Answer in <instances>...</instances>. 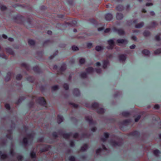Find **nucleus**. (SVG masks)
I'll return each instance as SVG.
<instances>
[{"instance_id": "1", "label": "nucleus", "mask_w": 161, "mask_h": 161, "mask_svg": "<svg viewBox=\"0 0 161 161\" xmlns=\"http://www.w3.org/2000/svg\"><path fill=\"white\" fill-rule=\"evenodd\" d=\"M109 143L112 146L117 147L121 146L123 144V142L121 139L117 138L115 139L111 140Z\"/></svg>"}, {"instance_id": "2", "label": "nucleus", "mask_w": 161, "mask_h": 161, "mask_svg": "<svg viewBox=\"0 0 161 161\" xmlns=\"http://www.w3.org/2000/svg\"><path fill=\"white\" fill-rule=\"evenodd\" d=\"M33 136L31 135H28L26 137H25L23 140V144L25 146H26L28 144V140L29 142L32 140Z\"/></svg>"}, {"instance_id": "3", "label": "nucleus", "mask_w": 161, "mask_h": 161, "mask_svg": "<svg viewBox=\"0 0 161 161\" xmlns=\"http://www.w3.org/2000/svg\"><path fill=\"white\" fill-rule=\"evenodd\" d=\"M116 42L118 44L119 46H120V44H123L126 45L127 44L128 42V41L126 39H119L117 40Z\"/></svg>"}, {"instance_id": "4", "label": "nucleus", "mask_w": 161, "mask_h": 161, "mask_svg": "<svg viewBox=\"0 0 161 161\" xmlns=\"http://www.w3.org/2000/svg\"><path fill=\"white\" fill-rule=\"evenodd\" d=\"M85 106L87 107L93 108H96L99 107V104L98 103L95 102L91 104H90L89 103H86L85 104Z\"/></svg>"}, {"instance_id": "5", "label": "nucleus", "mask_w": 161, "mask_h": 161, "mask_svg": "<svg viewBox=\"0 0 161 161\" xmlns=\"http://www.w3.org/2000/svg\"><path fill=\"white\" fill-rule=\"evenodd\" d=\"M127 55L126 54H121L118 56L119 61L122 63H124L126 58Z\"/></svg>"}, {"instance_id": "6", "label": "nucleus", "mask_w": 161, "mask_h": 161, "mask_svg": "<svg viewBox=\"0 0 161 161\" xmlns=\"http://www.w3.org/2000/svg\"><path fill=\"white\" fill-rule=\"evenodd\" d=\"M158 25L157 22L155 21H153L150 25L147 26L146 27L147 29H150L152 28H155Z\"/></svg>"}, {"instance_id": "7", "label": "nucleus", "mask_w": 161, "mask_h": 161, "mask_svg": "<svg viewBox=\"0 0 161 161\" xmlns=\"http://www.w3.org/2000/svg\"><path fill=\"white\" fill-rule=\"evenodd\" d=\"M114 31L117 32L119 36H124L125 33L124 30L121 28L114 29Z\"/></svg>"}, {"instance_id": "8", "label": "nucleus", "mask_w": 161, "mask_h": 161, "mask_svg": "<svg viewBox=\"0 0 161 161\" xmlns=\"http://www.w3.org/2000/svg\"><path fill=\"white\" fill-rule=\"evenodd\" d=\"M102 148H101V154H107L109 153V150L107 149L104 145H102Z\"/></svg>"}, {"instance_id": "9", "label": "nucleus", "mask_w": 161, "mask_h": 161, "mask_svg": "<svg viewBox=\"0 0 161 161\" xmlns=\"http://www.w3.org/2000/svg\"><path fill=\"white\" fill-rule=\"evenodd\" d=\"M103 65L102 68L105 69L107 68V66L110 65V63L109 61L107 59L104 60L103 61Z\"/></svg>"}, {"instance_id": "10", "label": "nucleus", "mask_w": 161, "mask_h": 161, "mask_svg": "<svg viewBox=\"0 0 161 161\" xmlns=\"http://www.w3.org/2000/svg\"><path fill=\"white\" fill-rule=\"evenodd\" d=\"M113 15L111 13H108L105 16V19L107 21H110L113 19Z\"/></svg>"}, {"instance_id": "11", "label": "nucleus", "mask_w": 161, "mask_h": 161, "mask_svg": "<svg viewBox=\"0 0 161 161\" xmlns=\"http://www.w3.org/2000/svg\"><path fill=\"white\" fill-rule=\"evenodd\" d=\"M142 54L145 56L149 57L150 56V52L147 49H143L142 51Z\"/></svg>"}, {"instance_id": "12", "label": "nucleus", "mask_w": 161, "mask_h": 161, "mask_svg": "<svg viewBox=\"0 0 161 161\" xmlns=\"http://www.w3.org/2000/svg\"><path fill=\"white\" fill-rule=\"evenodd\" d=\"M73 94L75 96L78 97L80 95V92L78 89L76 88L74 89L73 92Z\"/></svg>"}, {"instance_id": "13", "label": "nucleus", "mask_w": 161, "mask_h": 161, "mask_svg": "<svg viewBox=\"0 0 161 161\" xmlns=\"http://www.w3.org/2000/svg\"><path fill=\"white\" fill-rule=\"evenodd\" d=\"M38 101L40 104L43 106L45 105L46 104V102L43 97L39 98L38 99Z\"/></svg>"}, {"instance_id": "14", "label": "nucleus", "mask_w": 161, "mask_h": 161, "mask_svg": "<svg viewBox=\"0 0 161 161\" xmlns=\"http://www.w3.org/2000/svg\"><path fill=\"white\" fill-rule=\"evenodd\" d=\"M124 18L123 14L121 13H118L116 14V18L118 20L122 19Z\"/></svg>"}, {"instance_id": "15", "label": "nucleus", "mask_w": 161, "mask_h": 161, "mask_svg": "<svg viewBox=\"0 0 161 161\" xmlns=\"http://www.w3.org/2000/svg\"><path fill=\"white\" fill-rule=\"evenodd\" d=\"M104 138H101V141L103 142H105L107 140V139L109 137V134L108 133L105 132L104 134Z\"/></svg>"}, {"instance_id": "16", "label": "nucleus", "mask_w": 161, "mask_h": 161, "mask_svg": "<svg viewBox=\"0 0 161 161\" xmlns=\"http://www.w3.org/2000/svg\"><path fill=\"white\" fill-rule=\"evenodd\" d=\"M143 36L145 37H148L150 36L151 32L149 31L145 30L143 33Z\"/></svg>"}, {"instance_id": "17", "label": "nucleus", "mask_w": 161, "mask_h": 161, "mask_svg": "<svg viewBox=\"0 0 161 161\" xmlns=\"http://www.w3.org/2000/svg\"><path fill=\"white\" fill-rule=\"evenodd\" d=\"M144 23L143 22H141L136 25L135 26V27L137 29L141 28L144 25Z\"/></svg>"}, {"instance_id": "18", "label": "nucleus", "mask_w": 161, "mask_h": 161, "mask_svg": "<svg viewBox=\"0 0 161 161\" xmlns=\"http://www.w3.org/2000/svg\"><path fill=\"white\" fill-rule=\"evenodd\" d=\"M116 9L119 11H123L124 9V7L120 5H118L116 8Z\"/></svg>"}, {"instance_id": "19", "label": "nucleus", "mask_w": 161, "mask_h": 161, "mask_svg": "<svg viewBox=\"0 0 161 161\" xmlns=\"http://www.w3.org/2000/svg\"><path fill=\"white\" fill-rule=\"evenodd\" d=\"M86 72L87 73L90 74L94 72V69L91 67H89L86 69Z\"/></svg>"}, {"instance_id": "20", "label": "nucleus", "mask_w": 161, "mask_h": 161, "mask_svg": "<svg viewBox=\"0 0 161 161\" xmlns=\"http://www.w3.org/2000/svg\"><path fill=\"white\" fill-rule=\"evenodd\" d=\"M12 74L10 72H8L7 73L5 79L6 81H7L10 80Z\"/></svg>"}, {"instance_id": "21", "label": "nucleus", "mask_w": 161, "mask_h": 161, "mask_svg": "<svg viewBox=\"0 0 161 161\" xmlns=\"http://www.w3.org/2000/svg\"><path fill=\"white\" fill-rule=\"evenodd\" d=\"M115 40V39L113 38L112 39H111L109 40L108 41V45H112L114 46V40Z\"/></svg>"}, {"instance_id": "22", "label": "nucleus", "mask_w": 161, "mask_h": 161, "mask_svg": "<svg viewBox=\"0 0 161 161\" xmlns=\"http://www.w3.org/2000/svg\"><path fill=\"white\" fill-rule=\"evenodd\" d=\"M64 119L61 116L58 115L57 119V122L58 124L61 123L63 121Z\"/></svg>"}, {"instance_id": "23", "label": "nucleus", "mask_w": 161, "mask_h": 161, "mask_svg": "<svg viewBox=\"0 0 161 161\" xmlns=\"http://www.w3.org/2000/svg\"><path fill=\"white\" fill-rule=\"evenodd\" d=\"M161 53V48L157 49L154 51V54L155 55H158Z\"/></svg>"}, {"instance_id": "24", "label": "nucleus", "mask_w": 161, "mask_h": 161, "mask_svg": "<svg viewBox=\"0 0 161 161\" xmlns=\"http://www.w3.org/2000/svg\"><path fill=\"white\" fill-rule=\"evenodd\" d=\"M122 115L125 117L129 116L130 114V112L127 111H124L122 113Z\"/></svg>"}, {"instance_id": "25", "label": "nucleus", "mask_w": 161, "mask_h": 161, "mask_svg": "<svg viewBox=\"0 0 161 161\" xmlns=\"http://www.w3.org/2000/svg\"><path fill=\"white\" fill-rule=\"evenodd\" d=\"M6 51L7 53H8L10 54H12V55H14V53L13 52V51L11 49V48H7L6 49Z\"/></svg>"}, {"instance_id": "26", "label": "nucleus", "mask_w": 161, "mask_h": 161, "mask_svg": "<svg viewBox=\"0 0 161 161\" xmlns=\"http://www.w3.org/2000/svg\"><path fill=\"white\" fill-rule=\"evenodd\" d=\"M85 118L86 121H88L89 124H91L92 123V120L91 117L89 116H86Z\"/></svg>"}, {"instance_id": "27", "label": "nucleus", "mask_w": 161, "mask_h": 161, "mask_svg": "<svg viewBox=\"0 0 161 161\" xmlns=\"http://www.w3.org/2000/svg\"><path fill=\"white\" fill-rule=\"evenodd\" d=\"M153 154L156 157H158L160 153L159 151L157 149L154 150L153 152Z\"/></svg>"}, {"instance_id": "28", "label": "nucleus", "mask_w": 161, "mask_h": 161, "mask_svg": "<svg viewBox=\"0 0 161 161\" xmlns=\"http://www.w3.org/2000/svg\"><path fill=\"white\" fill-rule=\"evenodd\" d=\"M72 135L71 133H65L63 135V137L65 138H69Z\"/></svg>"}, {"instance_id": "29", "label": "nucleus", "mask_w": 161, "mask_h": 161, "mask_svg": "<svg viewBox=\"0 0 161 161\" xmlns=\"http://www.w3.org/2000/svg\"><path fill=\"white\" fill-rule=\"evenodd\" d=\"M28 43L30 45L32 46H33L35 44V41L31 39L29 40Z\"/></svg>"}, {"instance_id": "30", "label": "nucleus", "mask_w": 161, "mask_h": 161, "mask_svg": "<svg viewBox=\"0 0 161 161\" xmlns=\"http://www.w3.org/2000/svg\"><path fill=\"white\" fill-rule=\"evenodd\" d=\"M87 148L88 147L87 145L85 144L81 147V150L82 151H84L86 150Z\"/></svg>"}, {"instance_id": "31", "label": "nucleus", "mask_w": 161, "mask_h": 161, "mask_svg": "<svg viewBox=\"0 0 161 161\" xmlns=\"http://www.w3.org/2000/svg\"><path fill=\"white\" fill-rule=\"evenodd\" d=\"M0 156L2 159H4L7 157V155L5 154L2 153L1 152H0Z\"/></svg>"}, {"instance_id": "32", "label": "nucleus", "mask_w": 161, "mask_h": 161, "mask_svg": "<svg viewBox=\"0 0 161 161\" xmlns=\"http://www.w3.org/2000/svg\"><path fill=\"white\" fill-rule=\"evenodd\" d=\"M80 76L82 78H86L87 77V74L85 72H83L80 74Z\"/></svg>"}, {"instance_id": "33", "label": "nucleus", "mask_w": 161, "mask_h": 161, "mask_svg": "<svg viewBox=\"0 0 161 161\" xmlns=\"http://www.w3.org/2000/svg\"><path fill=\"white\" fill-rule=\"evenodd\" d=\"M129 134L130 135L136 136L139 134V133L137 131H135L133 132H130Z\"/></svg>"}, {"instance_id": "34", "label": "nucleus", "mask_w": 161, "mask_h": 161, "mask_svg": "<svg viewBox=\"0 0 161 161\" xmlns=\"http://www.w3.org/2000/svg\"><path fill=\"white\" fill-rule=\"evenodd\" d=\"M133 24V21L132 20H127L126 22V24L129 26H130L132 25Z\"/></svg>"}, {"instance_id": "35", "label": "nucleus", "mask_w": 161, "mask_h": 161, "mask_svg": "<svg viewBox=\"0 0 161 161\" xmlns=\"http://www.w3.org/2000/svg\"><path fill=\"white\" fill-rule=\"evenodd\" d=\"M85 62V59L83 58H80L79 60V63L80 64H84Z\"/></svg>"}, {"instance_id": "36", "label": "nucleus", "mask_w": 161, "mask_h": 161, "mask_svg": "<svg viewBox=\"0 0 161 161\" xmlns=\"http://www.w3.org/2000/svg\"><path fill=\"white\" fill-rule=\"evenodd\" d=\"M130 121V120L126 119L123 121L122 122V124L124 125H126L127 124L129 123Z\"/></svg>"}, {"instance_id": "37", "label": "nucleus", "mask_w": 161, "mask_h": 161, "mask_svg": "<svg viewBox=\"0 0 161 161\" xmlns=\"http://www.w3.org/2000/svg\"><path fill=\"white\" fill-rule=\"evenodd\" d=\"M113 56L111 54L108 53L106 55V58L107 60L108 59H111L113 58Z\"/></svg>"}, {"instance_id": "38", "label": "nucleus", "mask_w": 161, "mask_h": 161, "mask_svg": "<svg viewBox=\"0 0 161 161\" xmlns=\"http://www.w3.org/2000/svg\"><path fill=\"white\" fill-rule=\"evenodd\" d=\"M66 69V66L65 64H63L62 65L60 68L61 71H63L65 70Z\"/></svg>"}, {"instance_id": "39", "label": "nucleus", "mask_w": 161, "mask_h": 161, "mask_svg": "<svg viewBox=\"0 0 161 161\" xmlns=\"http://www.w3.org/2000/svg\"><path fill=\"white\" fill-rule=\"evenodd\" d=\"M58 86L57 85H55L53 86L52 88V89L53 91H56L58 90Z\"/></svg>"}, {"instance_id": "40", "label": "nucleus", "mask_w": 161, "mask_h": 161, "mask_svg": "<svg viewBox=\"0 0 161 161\" xmlns=\"http://www.w3.org/2000/svg\"><path fill=\"white\" fill-rule=\"evenodd\" d=\"M58 51H56L55 53L53 54V55L50 56V59L53 58L55 56H56V55H57L58 54Z\"/></svg>"}, {"instance_id": "41", "label": "nucleus", "mask_w": 161, "mask_h": 161, "mask_svg": "<svg viewBox=\"0 0 161 161\" xmlns=\"http://www.w3.org/2000/svg\"><path fill=\"white\" fill-rule=\"evenodd\" d=\"M72 48L73 50L74 51H77L79 50V48L77 46H74L72 47Z\"/></svg>"}, {"instance_id": "42", "label": "nucleus", "mask_w": 161, "mask_h": 161, "mask_svg": "<svg viewBox=\"0 0 161 161\" xmlns=\"http://www.w3.org/2000/svg\"><path fill=\"white\" fill-rule=\"evenodd\" d=\"M22 78V76L20 74L16 76V79L17 80H20Z\"/></svg>"}, {"instance_id": "43", "label": "nucleus", "mask_w": 161, "mask_h": 161, "mask_svg": "<svg viewBox=\"0 0 161 161\" xmlns=\"http://www.w3.org/2000/svg\"><path fill=\"white\" fill-rule=\"evenodd\" d=\"M64 88L66 90H67L69 89V85L67 84H64L63 85Z\"/></svg>"}, {"instance_id": "44", "label": "nucleus", "mask_w": 161, "mask_h": 161, "mask_svg": "<svg viewBox=\"0 0 161 161\" xmlns=\"http://www.w3.org/2000/svg\"><path fill=\"white\" fill-rule=\"evenodd\" d=\"M21 65L22 66L25 67V68H26L27 69H28L29 67L28 65L25 63H23L21 64Z\"/></svg>"}, {"instance_id": "45", "label": "nucleus", "mask_w": 161, "mask_h": 161, "mask_svg": "<svg viewBox=\"0 0 161 161\" xmlns=\"http://www.w3.org/2000/svg\"><path fill=\"white\" fill-rule=\"evenodd\" d=\"M77 24V22L75 20H73L71 23V24L72 26H75V25Z\"/></svg>"}, {"instance_id": "46", "label": "nucleus", "mask_w": 161, "mask_h": 161, "mask_svg": "<svg viewBox=\"0 0 161 161\" xmlns=\"http://www.w3.org/2000/svg\"><path fill=\"white\" fill-rule=\"evenodd\" d=\"M101 153V149L99 148L96 151V154L97 155H98L100 154Z\"/></svg>"}, {"instance_id": "47", "label": "nucleus", "mask_w": 161, "mask_h": 161, "mask_svg": "<svg viewBox=\"0 0 161 161\" xmlns=\"http://www.w3.org/2000/svg\"><path fill=\"white\" fill-rule=\"evenodd\" d=\"M31 156L32 158H34L36 157V154L35 153L33 152H31L30 153Z\"/></svg>"}, {"instance_id": "48", "label": "nucleus", "mask_w": 161, "mask_h": 161, "mask_svg": "<svg viewBox=\"0 0 161 161\" xmlns=\"http://www.w3.org/2000/svg\"><path fill=\"white\" fill-rule=\"evenodd\" d=\"M114 46L112 45H109L107 47V49H113Z\"/></svg>"}, {"instance_id": "49", "label": "nucleus", "mask_w": 161, "mask_h": 161, "mask_svg": "<svg viewBox=\"0 0 161 161\" xmlns=\"http://www.w3.org/2000/svg\"><path fill=\"white\" fill-rule=\"evenodd\" d=\"M141 117V116L140 115H139L137 116V117L135 119V122H138L139 119H140Z\"/></svg>"}, {"instance_id": "50", "label": "nucleus", "mask_w": 161, "mask_h": 161, "mask_svg": "<svg viewBox=\"0 0 161 161\" xmlns=\"http://www.w3.org/2000/svg\"><path fill=\"white\" fill-rule=\"evenodd\" d=\"M155 40L158 41H160V38L159 35H157L155 37Z\"/></svg>"}, {"instance_id": "51", "label": "nucleus", "mask_w": 161, "mask_h": 161, "mask_svg": "<svg viewBox=\"0 0 161 161\" xmlns=\"http://www.w3.org/2000/svg\"><path fill=\"white\" fill-rule=\"evenodd\" d=\"M96 50L97 51H101V46H98L96 47L95 48Z\"/></svg>"}, {"instance_id": "52", "label": "nucleus", "mask_w": 161, "mask_h": 161, "mask_svg": "<svg viewBox=\"0 0 161 161\" xmlns=\"http://www.w3.org/2000/svg\"><path fill=\"white\" fill-rule=\"evenodd\" d=\"M70 104L75 108H77L78 106L77 105L73 103H70Z\"/></svg>"}, {"instance_id": "53", "label": "nucleus", "mask_w": 161, "mask_h": 161, "mask_svg": "<svg viewBox=\"0 0 161 161\" xmlns=\"http://www.w3.org/2000/svg\"><path fill=\"white\" fill-rule=\"evenodd\" d=\"M87 46L89 48H91L92 47V43H88L87 44Z\"/></svg>"}, {"instance_id": "54", "label": "nucleus", "mask_w": 161, "mask_h": 161, "mask_svg": "<svg viewBox=\"0 0 161 161\" xmlns=\"http://www.w3.org/2000/svg\"><path fill=\"white\" fill-rule=\"evenodd\" d=\"M0 8L2 10H4L6 9L7 7L5 6L2 5L0 6Z\"/></svg>"}, {"instance_id": "55", "label": "nucleus", "mask_w": 161, "mask_h": 161, "mask_svg": "<svg viewBox=\"0 0 161 161\" xmlns=\"http://www.w3.org/2000/svg\"><path fill=\"white\" fill-rule=\"evenodd\" d=\"M121 94V93L119 92H117L114 95V97H117L118 95Z\"/></svg>"}, {"instance_id": "56", "label": "nucleus", "mask_w": 161, "mask_h": 161, "mask_svg": "<svg viewBox=\"0 0 161 161\" xmlns=\"http://www.w3.org/2000/svg\"><path fill=\"white\" fill-rule=\"evenodd\" d=\"M69 160L70 161H75V158L74 157L71 156L70 157Z\"/></svg>"}, {"instance_id": "57", "label": "nucleus", "mask_w": 161, "mask_h": 161, "mask_svg": "<svg viewBox=\"0 0 161 161\" xmlns=\"http://www.w3.org/2000/svg\"><path fill=\"white\" fill-rule=\"evenodd\" d=\"M28 81L32 82L34 80L33 78L31 77H29L28 78Z\"/></svg>"}, {"instance_id": "58", "label": "nucleus", "mask_w": 161, "mask_h": 161, "mask_svg": "<svg viewBox=\"0 0 161 161\" xmlns=\"http://www.w3.org/2000/svg\"><path fill=\"white\" fill-rule=\"evenodd\" d=\"M110 28H106L104 31V32L105 33H107L109 32L110 31Z\"/></svg>"}, {"instance_id": "59", "label": "nucleus", "mask_w": 161, "mask_h": 161, "mask_svg": "<svg viewBox=\"0 0 161 161\" xmlns=\"http://www.w3.org/2000/svg\"><path fill=\"white\" fill-rule=\"evenodd\" d=\"M153 3H147L146 4V6L147 7H149V6H153Z\"/></svg>"}, {"instance_id": "60", "label": "nucleus", "mask_w": 161, "mask_h": 161, "mask_svg": "<svg viewBox=\"0 0 161 161\" xmlns=\"http://www.w3.org/2000/svg\"><path fill=\"white\" fill-rule=\"evenodd\" d=\"M136 46L135 45L133 44L130 46V49H134L135 48Z\"/></svg>"}, {"instance_id": "61", "label": "nucleus", "mask_w": 161, "mask_h": 161, "mask_svg": "<svg viewBox=\"0 0 161 161\" xmlns=\"http://www.w3.org/2000/svg\"><path fill=\"white\" fill-rule=\"evenodd\" d=\"M131 39L134 41H136L137 40V38L136 36H131Z\"/></svg>"}, {"instance_id": "62", "label": "nucleus", "mask_w": 161, "mask_h": 161, "mask_svg": "<svg viewBox=\"0 0 161 161\" xmlns=\"http://www.w3.org/2000/svg\"><path fill=\"white\" fill-rule=\"evenodd\" d=\"M154 108L156 109H158L159 108V106L158 104H156L154 106Z\"/></svg>"}, {"instance_id": "63", "label": "nucleus", "mask_w": 161, "mask_h": 161, "mask_svg": "<svg viewBox=\"0 0 161 161\" xmlns=\"http://www.w3.org/2000/svg\"><path fill=\"white\" fill-rule=\"evenodd\" d=\"M70 146L71 147H73L75 146V144L73 141H71L70 142Z\"/></svg>"}, {"instance_id": "64", "label": "nucleus", "mask_w": 161, "mask_h": 161, "mask_svg": "<svg viewBox=\"0 0 161 161\" xmlns=\"http://www.w3.org/2000/svg\"><path fill=\"white\" fill-rule=\"evenodd\" d=\"M5 107L6 108H7L8 109H9L10 108V107L8 104H6L5 105Z\"/></svg>"}]
</instances>
